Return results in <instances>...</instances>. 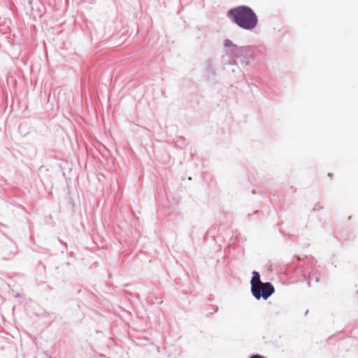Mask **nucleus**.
Listing matches in <instances>:
<instances>
[{
  "mask_svg": "<svg viewBox=\"0 0 358 358\" xmlns=\"http://www.w3.org/2000/svg\"><path fill=\"white\" fill-rule=\"evenodd\" d=\"M228 15L232 17L234 22L245 29H252L257 24L256 15L246 6L231 9L228 12Z\"/></svg>",
  "mask_w": 358,
  "mask_h": 358,
  "instance_id": "nucleus-1",
  "label": "nucleus"
},
{
  "mask_svg": "<svg viewBox=\"0 0 358 358\" xmlns=\"http://www.w3.org/2000/svg\"><path fill=\"white\" fill-rule=\"evenodd\" d=\"M251 290L257 299H260L262 297L267 299L274 292L275 289L270 282H264L257 287H254Z\"/></svg>",
  "mask_w": 358,
  "mask_h": 358,
  "instance_id": "nucleus-2",
  "label": "nucleus"
},
{
  "mask_svg": "<svg viewBox=\"0 0 358 358\" xmlns=\"http://www.w3.org/2000/svg\"><path fill=\"white\" fill-rule=\"evenodd\" d=\"M252 274H253V276L251 280V289H254V287H257L260 284L264 283L260 280V275L258 272L253 271Z\"/></svg>",
  "mask_w": 358,
  "mask_h": 358,
  "instance_id": "nucleus-3",
  "label": "nucleus"
},
{
  "mask_svg": "<svg viewBox=\"0 0 358 358\" xmlns=\"http://www.w3.org/2000/svg\"><path fill=\"white\" fill-rule=\"evenodd\" d=\"M224 45L227 47H229V46H232L234 45V44L232 43V42L229 40V39H226L224 41Z\"/></svg>",
  "mask_w": 358,
  "mask_h": 358,
  "instance_id": "nucleus-4",
  "label": "nucleus"
},
{
  "mask_svg": "<svg viewBox=\"0 0 358 358\" xmlns=\"http://www.w3.org/2000/svg\"><path fill=\"white\" fill-rule=\"evenodd\" d=\"M250 358H264L262 356H260L259 355H253Z\"/></svg>",
  "mask_w": 358,
  "mask_h": 358,
  "instance_id": "nucleus-5",
  "label": "nucleus"
}]
</instances>
